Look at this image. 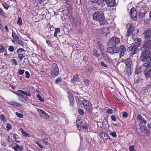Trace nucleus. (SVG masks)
<instances>
[{
    "label": "nucleus",
    "mask_w": 151,
    "mask_h": 151,
    "mask_svg": "<svg viewBox=\"0 0 151 151\" xmlns=\"http://www.w3.org/2000/svg\"><path fill=\"white\" fill-rule=\"evenodd\" d=\"M93 18L94 20L100 22L105 20L104 12L101 10L96 11L93 14Z\"/></svg>",
    "instance_id": "f257e3e1"
},
{
    "label": "nucleus",
    "mask_w": 151,
    "mask_h": 151,
    "mask_svg": "<svg viewBox=\"0 0 151 151\" xmlns=\"http://www.w3.org/2000/svg\"><path fill=\"white\" fill-rule=\"evenodd\" d=\"M151 54V51L150 50H144L141 56L140 59L142 61H148V58L149 55Z\"/></svg>",
    "instance_id": "f03ea898"
},
{
    "label": "nucleus",
    "mask_w": 151,
    "mask_h": 151,
    "mask_svg": "<svg viewBox=\"0 0 151 151\" xmlns=\"http://www.w3.org/2000/svg\"><path fill=\"white\" fill-rule=\"evenodd\" d=\"M51 72L52 76L54 77H56L58 76L59 71L56 64L53 63Z\"/></svg>",
    "instance_id": "7ed1b4c3"
},
{
    "label": "nucleus",
    "mask_w": 151,
    "mask_h": 151,
    "mask_svg": "<svg viewBox=\"0 0 151 151\" xmlns=\"http://www.w3.org/2000/svg\"><path fill=\"white\" fill-rule=\"evenodd\" d=\"M140 46L139 44L138 43L136 45L131 46L128 48V50L130 51V53L133 55L136 53L138 51V47Z\"/></svg>",
    "instance_id": "20e7f679"
},
{
    "label": "nucleus",
    "mask_w": 151,
    "mask_h": 151,
    "mask_svg": "<svg viewBox=\"0 0 151 151\" xmlns=\"http://www.w3.org/2000/svg\"><path fill=\"white\" fill-rule=\"evenodd\" d=\"M82 102L84 108L88 112H90L92 107L90 102L86 100H84Z\"/></svg>",
    "instance_id": "39448f33"
},
{
    "label": "nucleus",
    "mask_w": 151,
    "mask_h": 151,
    "mask_svg": "<svg viewBox=\"0 0 151 151\" xmlns=\"http://www.w3.org/2000/svg\"><path fill=\"white\" fill-rule=\"evenodd\" d=\"M151 49V40H150L145 41L143 45L142 48L143 50L145 51L150 50Z\"/></svg>",
    "instance_id": "423d86ee"
},
{
    "label": "nucleus",
    "mask_w": 151,
    "mask_h": 151,
    "mask_svg": "<svg viewBox=\"0 0 151 151\" xmlns=\"http://www.w3.org/2000/svg\"><path fill=\"white\" fill-rule=\"evenodd\" d=\"M137 119L138 121L139 122L140 126L142 127L145 126V125L147 123V121L145 120V119L140 114H139L137 116Z\"/></svg>",
    "instance_id": "0eeeda50"
},
{
    "label": "nucleus",
    "mask_w": 151,
    "mask_h": 151,
    "mask_svg": "<svg viewBox=\"0 0 151 151\" xmlns=\"http://www.w3.org/2000/svg\"><path fill=\"white\" fill-rule=\"evenodd\" d=\"M120 39L117 37H114L111 38L109 42V44L113 46L118 45L120 42Z\"/></svg>",
    "instance_id": "6e6552de"
},
{
    "label": "nucleus",
    "mask_w": 151,
    "mask_h": 151,
    "mask_svg": "<svg viewBox=\"0 0 151 151\" xmlns=\"http://www.w3.org/2000/svg\"><path fill=\"white\" fill-rule=\"evenodd\" d=\"M107 51L111 54L113 55L118 52V47L115 46H113L111 47H108Z\"/></svg>",
    "instance_id": "1a4fd4ad"
},
{
    "label": "nucleus",
    "mask_w": 151,
    "mask_h": 151,
    "mask_svg": "<svg viewBox=\"0 0 151 151\" xmlns=\"http://www.w3.org/2000/svg\"><path fill=\"white\" fill-rule=\"evenodd\" d=\"M126 51V48L124 45H122L118 48V52L120 54V57L123 56Z\"/></svg>",
    "instance_id": "9d476101"
},
{
    "label": "nucleus",
    "mask_w": 151,
    "mask_h": 151,
    "mask_svg": "<svg viewBox=\"0 0 151 151\" xmlns=\"http://www.w3.org/2000/svg\"><path fill=\"white\" fill-rule=\"evenodd\" d=\"M134 29V25L132 24H131L127 31V33L126 34V36H131L133 33Z\"/></svg>",
    "instance_id": "9b49d317"
},
{
    "label": "nucleus",
    "mask_w": 151,
    "mask_h": 151,
    "mask_svg": "<svg viewBox=\"0 0 151 151\" xmlns=\"http://www.w3.org/2000/svg\"><path fill=\"white\" fill-rule=\"evenodd\" d=\"M143 35L144 38L145 40H147L151 38V31L147 30L144 32Z\"/></svg>",
    "instance_id": "f8f14e48"
},
{
    "label": "nucleus",
    "mask_w": 151,
    "mask_h": 151,
    "mask_svg": "<svg viewBox=\"0 0 151 151\" xmlns=\"http://www.w3.org/2000/svg\"><path fill=\"white\" fill-rule=\"evenodd\" d=\"M24 50L22 48H19L17 50V52L18 54V57L21 60L24 57Z\"/></svg>",
    "instance_id": "ddd939ff"
},
{
    "label": "nucleus",
    "mask_w": 151,
    "mask_h": 151,
    "mask_svg": "<svg viewBox=\"0 0 151 151\" xmlns=\"http://www.w3.org/2000/svg\"><path fill=\"white\" fill-rule=\"evenodd\" d=\"M15 146L13 145L12 148L15 151H22L23 150V147L22 145H19L18 144L14 143Z\"/></svg>",
    "instance_id": "4468645a"
},
{
    "label": "nucleus",
    "mask_w": 151,
    "mask_h": 151,
    "mask_svg": "<svg viewBox=\"0 0 151 151\" xmlns=\"http://www.w3.org/2000/svg\"><path fill=\"white\" fill-rule=\"evenodd\" d=\"M122 62L125 64L126 67H132V62L130 59H127L123 60Z\"/></svg>",
    "instance_id": "2eb2a0df"
},
{
    "label": "nucleus",
    "mask_w": 151,
    "mask_h": 151,
    "mask_svg": "<svg viewBox=\"0 0 151 151\" xmlns=\"http://www.w3.org/2000/svg\"><path fill=\"white\" fill-rule=\"evenodd\" d=\"M130 14L133 18H134L135 19L137 18V12L134 8H132L131 9Z\"/></svg>",
    "instance_id": "dca6fc26"
},
{
    "label": "nucleus",
    "mask_w": 151,
    "mask_h": 151,
    "mask_svg": "<svg viewBox=\"0 0 151 151\" xmlns=\"http://www.w3.org/2000/svg\"><path fill=\"white\" fill-rule=\"evenodd\" d=\"M37 111L42 116L44 117L45 119H47L49 118L48 114L42 110L38 109H37Z\"/></svg>",
    "instance_id": "f3484780"
},
{
    "label": "nucleus",
    "mask_w": 151,
    "mask_h": 151,
    "mask_svg": "<svg viewBox=\"0 0 151 151\" xmlns=\"http://www.w3.org/2000/svg\"><path fill=\"white\" fill-rule=\"evenodd\" d=\"M106 4L110 7L114 6L116 4L115 0H105Z\"/></svg>",
    "instance_id": "a211bd4d"
},
{
    "label": "nucleus",
    "mask_w": 151,
    "mask_h": 151,
    "mask_svg": "<svg viewBox=\"0 0 151 151\" xmlns=\"http://www.w3.org/2000/svg\"><path fill=\"white\" fill-rule=\"evenodd\" d=\"M13 93L16 94L18 97V99L20 101L24 102V101H26L25 99V97L22 94L19 93H17L15 92H13Z\"/></svg>",
    "instance_id": "6ab92c4d"
},
{
    "label": "nucleus",
    "mask_w": 151,
    "mask_h": 151,
    "mask_svg": "<svg viewBox=\"0 0 151 151\" xmlns=\"http://www.w3.org/2000/svg\"><path fill=\"white\" fill-rule=\"evenodd\" d=\"M80 78L78 75L74 76L71 80L72 83L75 84H76V83L80 82Z\"/></svg>",
    "instance_id": "aec40b11"
},
{
    "label": "nucleus",
    "mask_w": 151,
    "mask_h": 151,
    "mask_svg": "<svg viewBox=\"0 0 151 151\" xmlns=\"http://www.w3.org/2000/svg\"><path fill=\"white\" fill-rule=\"evenodd\" d=\"M146 11L143 8H141L140 10L139 13V18H142L146 14Z\"/></svg>",
    "instance_id": "412c9836"
},
{
    "label": "nucleus",
    "mask_w": 151,
    "mask_h": 151,
    "mask_svg": "<svg viewBox=\"0 0 151 151\" xmlns=\"http://www.w3.org/2000/svg\"><path fill=\"white\" fill-rule=\"evenodd\" d=\"M102 0H91L92 4L95 6L99 5L102 3Z\"/></svg>",
    "instance_id": "4be33fe9"
},
{
    "label": "nucleus",
    "mask_w": 151,
    "mask_h": 151,
    "mask_svg": "<svg viewBox=\"0 0 151 151\" xmlns=\"http://www.w3.org/2000/svg\"><path fill=\"white\" fill-rule=\"evenodd\" d=\"M132 67H126L125 69V72L128 75L131 74L132 72Z\"/></svg>",
    "instance_id": "5701e85b"
},
{
    "label": "nucleus",
    "mask_w": 151,
    "mask_h": 151,
    "mask_svg": "<svg viewBox=\"0 0 151 151\" xmlns=\"http://www.w3.org/2000/svg\"><path fill=\"white\" fill-rule=\"evenodd\" d=\"M144 74L147 78H151V69H150L148 70H145L144 72Z\"/></svg>",
    "instance_id": "b1692460"
},
{
    "label": "nucleus",
    "mask_w": 151,
    "mask_h": 151,
    "mask_svg": "<svg viewBox=\"0 0 151 151\" xmlns=\"http://www.w3.org/2000/svg\"><path fill=\"white\" fill-rule=\"evenodd\" d=\"M100 136L102 137V138L106 140H107L109 139L108 135L106 134L103 133L101 131L100 133Z\"/></svg>",
    "instance_id": "393cba45"
},
{
    "label": "nucleus",
    "mask_w": 151,
    "mask_h": 151,
    "mask_svg": "<svg viewBox=\"0 0 151 151\" xmlns=\"http://www.w3.org/2000/svg\"><path fill=\"white\" fill-rule=\"evenodd\" d=\"M20 131L24 136L28 137H30V135L27 132L24 131L23 129L20 128Z\"/></svg>",
    "instance_id": "a878e982"
},
{
    "label": "nucleus",
    "mask_w": 151,
    "mask_h": 151,
    "mask_svg": "<svg viewBox=\"0 0 151 151\" xmlns=\"http://www.w3.org/2000/svg\"><path fill=\"white\" fill-rule=\"evenodd\" d=\"M18 91L19 93L24 94L27 96H30L31 94L30 93V91L28 90L27 92H25L22 90H19Z\"/></svg>",
    "instance_id": "bb28decb"
},
{
    "label": "nucleus",
    "mask_w": 151,
    "mask_h": 151,
    "mask_svg": "<svg viewBox=\"0 0 151 151\" xmlns=\"http://www.w3.org/2000/svg\"><path fill=\"white\" fill-rule=\"evenodd\" d=\"M145 126H143L141 127L140 128V130L141 131V132L143 133H147L150 132L149 130L147 129H146Z\"/></svg>",
    "instance_id": "cd10ccee"
},
{
    "label": "nucleus",
    "mask_w": 151,
    "mask_h": 151,
    "mask_svg": "<svg viewBox=\"0 0 151 151\" xmlns=\"http://www.w3.org/2000/svg\"><path fill=\"white\" fill-rule=\"evenodd\" d=\"M68 97L70 102V105L72 106H73L74 101V98L70 94L68 95Z\"/></svg>",
    "instance_id": "c85d7f7f"
},
{
    "label": "nucleus",
    "mask_w": 151,
    "mask_h": 151,
    "mask_svg": "<svg viewBox=\"0 0 151 151\" xmlns=\"http://www.w3.org/2000/svg\"><path fill=\"white\" fill-rule=\"evenodd\" d=\"M18 135L16 134H13V137L14 139V140L16 142L19 143L20 142L19 140H18Z\"/></svg>",
    "instance_id": "c756f323"
},
{
    "label": "nucleus",
    "mask_w": 151,
    "mask_h": 151,
    "mask_svg": "<svg viewBox=\"0 0 151 151\" xmlns=\"http://www.w3.org/2000/svg\"><path fill=\"white\" fill-rule=\"evenodd\" d=\"M17 24L20 26L22 25V18L21 17H18V20L17 21Z\"/></svg>",
    "instance_id": "7c9ffc66"
},
{
    "label": "nucleus",
    "mask_w": 151,
    "mask_h": 151,
    "mask_svg": "<svg viewBox=\"0 0 151 151\" xmlns=\"http://www.w3.org/2000/svg\"><path fill=\"white\" fill-rule=\"evenodd\" d=\"M13 104V106H17L20 107H21L22 106L21 104H20V103H19L18 102H17L16 101H14Z\"/></svg>",
    "instance_id": "2f4dec72"
},
{
    "label": "nucleus",
    "mask_w": 151,
    "mask_h": 151,
    "mask_svg": "<svg viewBox=\"0 0 151 151\" xmlns=\"http://www.w3.org/2000/svg\"><path fill=\"white\" fill-rule=\"evenodd\" d=\"M36 97L41 101L44 102V99L39 94H37L36 96Z\"/></svg>",
    "instance_id": "473e14b6"
},
{
    "label": "nucleus",
    "mask_w": 151,
    "mask_h": 151,
    "mask_svg": "<svg viewBox=\"0 0 151 151\" xmlns=\"http://www.w3.org/2000/svg\"><path fill=\"white\" fill-rule=\"evenodd\" d=\"M11 62L15 65H17L18 64V63L16 60L14 59H13L11 60Z\"/></svg>",
    "instance_id": "72a5a7b5"
},
{
    "label": "nucleus",
    "mask_w": 151,
    "mask_h": 151,
    "mask_svg": "<svg viewBox=\"0 0 151 151\" xmlns=\"http://www.w3.org/2000/svg\"><path fill=\"white\" fill-rule=\"evenodd\" d=\"M12 36L14 39L16 40H18L19 39V37L16 35L15 33L12 32Z\"/></svg>",
    "instance_id": "f704fd0d"
},
{
    "label": "nucleus",
    "mask_w": 151,
    "mask_h": 151,
    "mask_svg": "<svg viewBox=\"0 0 151 151\" xmlns=\"http://www.w3.org/2000/svg\"><path fill=\"white\" fill-rule=\"evenodd\" d=\"M6 128L7 129V130L9 131L12 128V126L11 125L7 123L6 125Z\"/></svg>",
    "instance_id": "c9c22d12"
},
{
    "label": "nucleus",
    "mask_w": 151,
    "mask_h": 151,
    "mask_svg": "<svg viewBox=\"0 0 151 151\" xmlns=\"http://www.w3.org/2000/svg\"><path fill=\"white\" fill-rule=\"evenodd\" d=\"M0 118L3 121L6 122V120L5 117V115L3 114L1 115L0 116Z\"/></svg>",
    "instance_id": "e433bc0d"
},
{
    "label": "nucleus",
    "mask_w": 151,
    "mask_h": 151,
    "mask_svg": "<svg viewBox=\"0 0 151 151\" xmlns=\"http://www.w3.org/2000/svg\"><path fill=\"white\" fill-rule=\"evenodd\" d=\"M121 57H120V54H116L114 55V60H117L120 58Z\"/></svg>",
    "instance_id": "4c0bfd02"
},
{
    "label": "nucleus",
    "mask_w": 151,
    "mask_h": 151,
    "mask_svg": "<svg viewBox=\"0 0 151 151\" xmlns=\"http://www.w3.org/2000/svg\"><path fill=\"white\" fill-rule=\"evenodd\" d=\"M25 72L24 70H22L21 69H19L18 70V73L19 75H22Z\"/></svg>",
    "instance_id": "58836bf2"
},
{
    "label": "nucleus",
    "mask_w": 151,
    "mask_h": 151,
    "mask_svg": "<svg viewBox=\"0 0 151 151\" xmlns=\"http://www.w3.org/2000/svg\"><path fill=\"white\" fill-rule=\"evenodd\" d=\"M16 115L17 116L20 118H22L23 117V115L22 114L19 113L18 112H17L16 113Z\"/></svg>",
    "instance_id": "ea45409f"
},
{
    "label": "nucleus",
    "mask_w": 151,
    "mask_h": 151,
    "mask_svg": "<svg viewBox=\"0 0 151 151\" xmlns=\"http://www.w3.org/2000/svg\"><path fill=\"white\" fill-rule=\"evenodd\" d=\"M147 62H149L148 66H151V55H149V57L148 58Z\"/></svg>",
    "instance_id": "a19ab883"
},
{
    "label": "nucleus",
    "mask_w": 151,
    "mask_h": 151,
    "mask_svg": "<svg viewBox=\"0 0 151 151\" xmlns=\"http://www.w3.org/2000/svg\"><path fill=\"white\" fill-rule=\"evenodd\" d=\"M25 77L27 78H29L30 77V74L29 72L27 71H26L25 72Z\"/></svg>",
    "instance_id": "79ce46f5"
},
{
    "label": "nucleus",
    "mask_w": 151,
    "mask_h": 151,
    "mask_svg": "<svg viewBox=\"0 0 151 151\" xmlns=\"http://www.w3.org/2000/svg\"><path fill=\"white\" fill-rule=\"evenodd\" d=\"M129 150L130 151H136L134 148V146L133 145H132L129 147Z\"/></svg>",
    "instance_id": "37998d69"
},
{
    "label": "nucleus",
    "mask_w": 151,
    "mask_h": 151,
    "mask_svg": "<svg viewBox=\"0 0 151 151\" xmlns=\"http://www.w3.org/2000/svg\"><path fill=\"white\" fill-rule=\"evenodd\" d=\"M0 14L1 16L4 17L6 15L5 13L4 12V11L0 8Z\"/></svg>",
    "instance_id": "c03bdc74"
},
{
    "label": "nucleus",
    "mask_w": 151,
    "mask_h": 151,
    "mask_svg": "<svg viewBox=\"0 0 151 151\" xmlns=\"http://www.w3.org/2000/svg\"><path fill=\"white\" fill-rule=\"evenodd\" d=\"M9 50L10 52H13L14 50V47L13 46H10L9 48Z\"/></svg>",
    "instance_id": "a18cd8bd"
},
{
    "label": "nucleus",
    "mask_w": 151,
    "mask_h": 151,
    "mask_svg": "<svg viewBox=\"0 0 151 151\" xmlns=\"http://www.w3.org/2000/svg\"><path fill=\"white\" fill-rule=\"evenodd\" d=\"M106 112L108 114H112L113 112V110L112 109H107L106 110Z\"/></svg>",
    "instance_id": "49530a36"
},
{
    "label": "nucleus",
    "mask_w": 151,
    "mask_h": 151,
    "mask_svg": "<svg viewBox=\"0 0 151 151\" xmlns=\"http://www.w3.org/2000/svg\"><path fill=\"white\" fill-rule=\"evenodd\" d=\"M35 143L37 144V145H38V146L41 148V149H42L43 148V146L42 145H41L38 142L35 141Z\"/></svg>",
    "instance_id": "de8ad7c7"
},
{
    "label": "nucleus",
    "mask_w": 151,
    "mask_h": 151,
    "mask_svg": "<svg viewBox=\"0 0 151 151\" xmlns=\"http://www.w3.org/2000/svg\"><path fill=\"white\" fill-rule=\"evenodd\" d=\"M110 134L113 137H116V133L114 132H111L110 133Z\"/></svg>",
    "instance_id": "09e8293b"
},
{
    "label": "nucleus",
    "mask_w": 151,
    "mask_h": 151,
    "mask_svg": "<svg viewBox=\"0 0 151 151\" xmlns=\"http://www.w3.org/2000/svg\"><path fill=\"white\" fill-rule=\"evenodd\" d=\"M3 6L4 8L6 9L7 10L8 9L9 7V5L6 4H3Z\"/></svg>",
    "instance_id": "8fccbe9b"
},
{
    "label": "nucleus",
    "mask_w": 151,
    "mask_h": 151,
    "mask_svg": "<svg viewBox=\"0 0 151 151\" xmlns=\"http://www.w3.org/2000/svg\"><path fill=\"white\" fill-rule=\"evenodd\" d=\"M111 119L113 121H115L116 120V116L115 115H112L111 117Z\"/></svg>",
    "instance_id": "3c124183"
},
{
    "label": "nucleus",
    "mask_w": 151,
    "mask_h": 151,
    "mask_svg": "<svg viewBox=\"0 0 151 151\" xmlns=\"http://www.w3.org/2000/svg\"><path fill=\"white\" fill-rule=\"evenodd\" d=\"M62 79L59 78H57L55 81V83L56 84H57L59 82L61 81Z\"/></svg>",
    "instance_id": "603ef678"
},
{
    "label": "nucleus",
    "mask_w": 151,
    "mask_h": 151,
    "mask_svg": "<svg viewBox=\"0 0 151 151\" xmlns=\"http://www.w3.org/2000/svg\"><path fill=\"white\" fill-rule=\"evenodd\" d=\"M84 82L86 85V86H87L89 85V81L88 79H86L84 80Z\"/></svg>",
    "instance_id": "864d4df0"
},
{
    "label": "nucleus",
    "mask_w": 151,
    "mask_h": 151,
    "mask_svg": "<svg viewBox=\"0 0 151 151\" xmlns=\"http://www.w3.org/2000/svg\"><path fill=\"white\" fill-rule=\"evenodd\" d=\"M101 65L102 66H104V67H105V68H106L107 67V65L104 62H101Z\"/></svg>",
    "instance_id": "5fc2aeb1"
},
{
    "label": "nucleus",
    "mask_w": 151,
    "mask_h": 151,
    "mask_svg": "<svg viewBox=\"0 0 151 151\" xmlns=\"http://www.w3.org/2000/svg\"><path fill=\"white\" fill-rule=\"evenodd\" d=\"M78 112L81 115H83L84 113V112L83 109H79Z\"/></svg>",
    "instance_id": "6e6d98bb"
},
{
    "label": "nucleus",
    "mask_w": 151,
    "mask_h": 151,
    "mask_svg": "<svg viewBox=\"0 0 151 151\" xmlns=\"http://www.w3.org/2000/svg\"><path fill=\"white\" fill-rule=\"evenodd\" d=\"M5 50L4 47L2 46H0V51L1 52H3Z\"/></svg>",
    "instance_id": "4d7b16f0"
},
{
    "label": "nucleus",
    "mask_w": 151,
    "mask_h": 151,
    "mask_svg": "<svg viewBox=\"0 0 151 151\" xmlns=\"http://www.w3.org/2000/svg\"><path fill=\"white\" fill-rule=\"evenodd\" d=\"M94 55L95 56H97V57H99L100 56L99 54V53H98L97 51H96L94 52Z\"/></svg>",
    "instance_id": "13d9d810"
},
{
    "label": "nucleus",
    "mask_w": 151,
    "mask_h": 151,
    "mask_svg": "<svg viewBox=\"0 0 151 151\" xmlns=\"http://www.w3.org/2000/svg\"><path fill=\"white\" fill-rule=\"evenodd\" d=\"M60 31V29L59 28H56L55 29V32L58 33V32H59Z\"/></svg>",
    "instance_id": "bf43d9fd"
},
{
    "label": "nucleus",
    "mask_w": 151,
    "mask_h": 151,
    "mask_svg": "<svg viewBox=\"0 0 151 151\" xmlns=\"http://www.w3.org/2000/svg\"><path fill=\"white\" fill-rule=\"evenodd\" d=\"M17 42L18 44H19L21 45H22L23 44V42L20 40H19Z\"/></svg>",
    "instance_id": "052dcab7"
},
{
    "label": "nucleus",
    "mask_w": 151,
    "mask_h": 151,
    "mask_svg": "<svg viewBox=\"0 0 151 151\" xmlns=\"http://www.w3.org/2000/svg\"><path fill=\"white\" fill-rule=\"evenodd\" d=\"M128 114L127 112H124L123 114V116L126 117L127 116Z\"/></svg>",
    "instance_id": "680f3d73"
},
{
    "label": "nucleus",
    "mask_w": 151,
    "mask_h": 151,
    "mask_svg": "<svg viewBox=\"0 0 151 151\" xmlns=\"http://www.w3.org/2000/svg\"><path fill=\"white\" fill-rule=\"evenodd\" d=\"M99 48H100V50L101 51L105 50L103 47V46H101V45H100Z\"/></svg>",
    "instance_id": "e2e57ef3"
},
{
    "label": "nucleus",
    "mask_w": 151,
    "mask_h": 151,
    "mask_svg": "<svg viewBox=\"0 0 151 151\" xmlns=\"http://www.w3.org/2000/svg\"><path fill=\"white\" fill-rule=\"evenodd\" d=\"M101 52L102 54H103L104 55H106V53L105 51V50L103 51H102Z\"/></svg>",
    "instance_id": "0e129e2a"
},
{
    "label": "nucleus",
    "mask_w": 151,
    "mask_h": 151,
    "mask_svg": "<svg viewBox=\"0 0 151 151\" xmlns=\"http://www.w3.org/2000/svg\"><path fill=\"white\" fill-rule=\"evenodd\" d=\"M14 101H10V102H9L8 103V104H9L11 105H12V106H13V103H14Z\"/></svg>",
    "instance_id": "69168bd1"
},
{
    "label": "nucleus",
    "mask_w": 151,
    "mask_h": 151,
    "mask_svg": "<svg viewBox=\"0 0 151 151\" xmlns=\"http://www.w3.org/2000/svg\"><path fill=\"white\" fill-rule=\"evenodd\" d=\"M76 2L78 4H80L81 3V0H76Z\"/></svg>",
    "instance_id": "338daca9"
},
{
    "label": "nucleus",
    "mask_w": 151,
    "mask_h": 151,
    "mask_svg": "<svg viewBox=\"0 0 151 151\" xmlns=\"http://www.w3.org/2000/svg\"><path fill=\"white\" fill-rule=\"evenodd\" d=\"M82 127L83 128V129H87L88 128V127L87 126H85V125H83V127Z\"/></svg>",
    "instance_id": "774afa93"
}]
</instances>
